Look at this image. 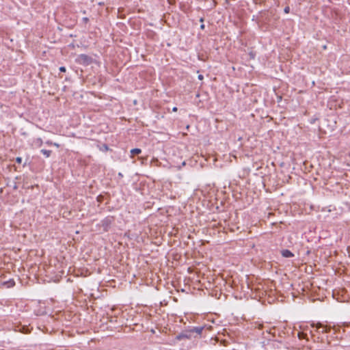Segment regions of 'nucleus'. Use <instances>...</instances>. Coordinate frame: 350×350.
<instances>
[{"label":"nucleus","mask_w":350,"mask_h":350,"mask_svg":"<svg viewBox=\"0 0 350 350\" xmlns=\"http://www.w3.org/2000/svg\"><path fill=\"white\" fill-rule=\"evenodd\" d=\"M92 59L91 57L88 56L85 54H80L78 55L77 58V62L79 64H84V65H89L92 63Z\"/></svg>","instance_id":"1"},{"label":"nucleus","mask_w":350,"mask_h":350,"mask_svg":"<svg viewBox=\"0 0 350 350\" xmlns=\"http://www.w3.org/2000/svg\"><path fill=\"white\" fill-rule=\"evenodd\" d=\"M191 332L190 330H188L185 332V333H181L179 335L176 336L177 340H181L183 338H191Z\"/></svg>","instance_id":"2"},{"label":"nucleus","mask_w":350,"mask_h":350,"mask_svg":"<svg viewBox=\"0 0 350 350\" xmlns=\"http://www.w3.org/2000/svg\"><path fill=\"white\" fill-rule=\"evenodd\" d=\"M42 139L40 137H38L33 139L31 144L36 148H40L42 146Z\"/></svg>","instance_id":"3"},{"label":"nucleus","mask_w":350,"mask_h":350,"mask_svg":"<svg viewBox=\"0 0 350 350\" xmlns=\"http://www.w3.org/2000/svg\"><path fill=\"white\" fill-rule=\"evenodd\" d=\"M111 223V219L110 218H105L102 221V226L104 228L105 230H107L108 228L109 227L110 224Z\"/></svg>","instance_id":"4"},{"label":"nucleus","mask_w":350,"mask_h":350,"mask_svg":"<svg viewBox=\"0 0 350 350\" xmlns=\"http://www.w3.org/2000/svg\"><path fill=\"white\" fill-rule=\"evenodd\" d=\"M281 253H282V256L284 258H291L294 256L293 254L288 250H283L281 252Z\"/></svg>","instance_id":"5"},{"label":"nucleus","mask_w":350,"mask_h":350,"mask_svg":"<svg viewBox=\"0 0 350 350\" xmlns=\"http://www.w3.org/2000/svg\"><path fill=\"white\" fill-rule=\"evenodd\" d=\"M202 329H203V327H194L193 329H190V331L191 332V334L195 332L199 335L201 334L202 332Z\"/></svg>","instance_id":"6"},{"label":"nucleus","mask_w":350,"mask_h":350,"mask_svg":"<svg viewBox=\"0 0 350 350\" xmlns=\"http://www.w3.org/2000/svg\"><path fill=\"white\" fill-rule=\"evenodd\" d=\"M4 284L6 285L8 288H10L15 285V282L14 280L11 279L5 282Z\"/></svg>","instance_id":"7"},{"label":"nucleus","mask_w":350,"mask_h":350,"mask_svg":"<svg viewBox=\"0 0 350 350\" xmlns=\"http://www.w3.org/2000/svg\"><path fill=\"white\" fill-rule=\"evenodd\" d=\"M41 152L46 157H49L51 156V150H45V149H42L41 150Z\"/></svg>","instance_id":"8"},{"label":"nucleus","mask_w":350,"mask_h":350,"mask_svg":"<svg viewBox=\"0 0 350 350\" xmlns=\"http://www.w3.org/2000/svg\"><path fill=\"white\" fill-rule=\"evenodd\" d=\"M142 152L139 148H133L131 150V153L132 155L139 154Z\"/></svg>","instance_id":"9"},{"label":"nucleus","mask_w":350,"mask_h":350,"mask_svg":"<svg viewBox=\"0 0 350 350\" xmlns=\"http://www.w3.org/2000/svg\"><path fill=\"white\" fill-rule=\"evenodd\" d=\"M59 70L60 72H64L66 70V68L64 66L59 67Z\"/></svg>","instance_id":"10"},{"label":"nucleus","mask_w":350,"mask_h":350,"mask_svg":"<svg viewBox=\"0 0 350 350\" xmlns=\"http://www.w3.org/2000/svg\"><path fill=\"white\" fill-rule=\"evenodd\" d=\"M284 12H285L286 14L289 13V12H290V8H289L288 6L286 7V8H284Z\"/></svg>","instance_id":"11"},{"label":"nucleus","mask_w":350,"mask_h":350,"mask_svg":"<svg viewBox=\"0 0 350 350\" xmlns=\"http://www.w3.org/2000/svg\"><path fill=\"white\" fill-rule=\"evenodd\" d=\"M16 161L18 163H21L22 162V158L21 157H16Z\"/></svg>","instance_id":"12"},{"label":"nucleus","mask_w":350,"mask_h":350,"mask_svg":"<svg viewBox=\"0 0 350 350\" xmlns=\"http://www.w3.org/2000/svg\"><path fill=\"white\" fill-rule=\"evenodd\" d=\"M53 142L52 141H51V140H47V141L45 142V144H47V145H49V146H52V145H53Z\"/></svg>","instance_id":"13"},{"label":"nucleus","mask_w":350,"mask_h":350,"mask_svg":"<svg viewBox=\"0 0 350 350\" xmlns=\"http://www.w3.org/2000/svg\"><path fill=\"white\" fill-rule=\"evenodd\" d=\"M53 146H55V147H57V148H59V144H57V143H56V142H53Z\"/></svg>","instance_id":"14"},{"label":"nucleus","mask_w":350,"mask_h":350,"mask_svg":"<svg viewBox=\"0 0 350 350\" xmlns=\"http://www.w3.org/2000/svg\"><path fill=\"white\" fill-rule=\"evenodd\" d=\"M198 78L200 79V80H202L203 79V76L202 75H199Z\"/></svg>","instance_id":"15"},{"label":"nucleus","mask_w":350,"mask_h":350,"mask_svg":"<svg viewBox=\"0 0 350 350\" xmlns=\"http://www.w3.org/2000/svg\"><path fill=\"white\" fill-rule=\"evenodd\" d=\"M177 110H178V109H177V107H173V109H172V111H174V112H176V111H177Z\"/></svg>","instance_id":"16"},{"label":"nucleus","mask_w":350,"mask_h":350,"mask_svg":"<svg viewBox=\"0 0 350 350\" xmlns=\"http://www.w3.org/2000/svg\"><path fill=\"white\" fill-rule=\"evenodd\" d=\"M200 28H201V29H204V25H202L200 26Z\"/></svg>","instance_id":"17"},{"label":"nucleus","mask_w":350,"mask_h":350,"mask_svg":"<svg viewBox=\"0 0 350 350\" xmlns=\"http://www.w3.org/2000/svg\"><path fill=\"white\" fill-rule=\"evenodd\" d=\"M153 161V158L150 159V162L152 163Z\"/></svg>","instance_id":"18"},{"label":"nucleus","mask_w":350,"mask_h":350,"mask_svg":"<svg viewBox=\"0 0 350 350\" xmlns=\"http://www.w3.org/2000/svg\"><path fill=\"white\" fill-rule=\"evenodd\" d=\"M104 149H108L107 146L104 147Z\"/></svg>","instance_id":"19"},{"label":"nucleus","mask_w":350,"mask_h":350,"mask_svg":"<svg viewBox=\"0 0 350 350\" xmlns=\"http://www.w3.org/2000/svg\"><path fill=\"white\" fill-rule=\"evenodd\" d=\"M104 149H108L107 146L104 147Z\"/></svg>","instance_id":"20"}]
</instances>
